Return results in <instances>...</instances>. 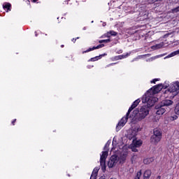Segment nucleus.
I'll return each mask as SVG.
<instances>
[{
	"label": "nucleus",
	"instance_id": "nucleus-37",
	"mask_svg": "<svg viewBox=\"0 0 179 179\" xmlns=\"http://www.w3.org/2000/svg\"><path fill=\"white\" fill-rule=\"evenodd\" d=\"M16 121V120H15L14 121L12 122V124L14 125L15 122Z\"/></svg>",
	"mask_w": 179,
	"mask_h": 179
},
{
	"label": "nucleus",
	"instance_id": "nucleus-35",
	"mask_svg": "<svg viewBox=\"0 0 179 179\" xmlns=\"http://www.w3.org/2000/svg\"><path fill=\"white\" fill-rule=\"evenodd\" d=\"M136 157H137V156H135V155L133 157V158H132V162H134V158H136Z\"/></svg>",
	"mask_w": 179,
	"mask_h": 179
},
{
	"label": "nucleus",
	"instance_id": "nucleus-21",
	"mask_svg": "<svg viewBox=\"0 0 179 179\" xmlns=\"http://www.w3.org/2000/svg\"><path fill=\"white\" fill-rule=\"evenodd\" d=\"M154 161V158H148L144 160L145 164H150Z\"/></svg>",
	"mask_w": 179,
	"mask_h": 179
},
{
	"label": "nucleus",
	"instance_id": "nucleus-4",
	"mask_svg": "<svg viewBox=\"0 0 179 179\" xmlns=\"http://www.w3.org/2000/svg\"><path fill=\"white\" fill-rule=\"evenodd\" d=\"M149 107H152L150 106L148 104H147V106H143L138 113V120H142L144 118L146 117V116L148 115L149 114Z\"/></svg>",
	"mask_w": 179,
	"mask_h": 179
},
{
	"label": "nucleus",
	"instance_id": "nucleus-8",
	"mask_svg": "<svg viewBox=\"0 0 179 179\" xmlns=\"http://www.w3.org/2000/svg\"><path fill=\"white\" fill-rule=\"evenodd\" d=\"M117 162H118L117 156H116V155H113V156L110 157V160H109V162H108V166L109 168H113V167H114V166L116 165V164H117Z\"/></svg>",
	"mask_w": 179,
	"mask_h": 179
},
{
	"label": "nucleus",
	"instance_id": "nucleus-36",
	"mask_svg": "<svg viewBox=\"0 0 179 179\" xmlns=\"http://www.w3.org/2000/svg\"><path fill=\"white\" fill-rule=\"evenodd\" d=\"M38 0H32V1L34 2V3H35V2H36V1H38Z\"/></svg>",
	"mask_w": 179,
	"mask_h": 179
},
{
	"label": "nucleus",
	"instance_id": "nucleus-44",
	"mask_svg": "<svg viewBox=\"0 0 179 179\" xmlns=\"http://www.w3.org/2000/svg\"><path fill=\"white\" fill-rule=\"evenodd\" d=\"M36 36H37V34H36Z\"/></svg>",
	"mask_w": 179,
	"mask_h": 179
},
{
	"label": "nucleus",
	"instance_id": "nucleus-29",
	"mask_svg": "<svg viewBox=\"0 0 179 179\" xmlns=\"http://www.w3.org/2000/svg\"><path fill=\"white\" fill-rule=\"evenodd\" d=\"M141 171H140L139 172L137 173V176L135 178V179H140L141 176Z\"/></svg>",
	"mask_w": 179,
	"mask_h": 179
},
{
	"label": "nucleus",
	"instance_id": "nucleus-20",
	"mask_svg": "<svg viewBox=\"0 0 179 179\" xmlns=\"http://www.w3.org/2000/svg\"><path fill=\"white\" fill-rule=\"evenodd\" d=\"M151 176V171L150 170H147L144 173V179H149Z\"/></svg>",
	"mask_w": 179,
	"mask_h": 179
},
{
	"label": "nucleus",
	"instance_id": "nucleus-11",
	"mask_svg": "<svg viewBox=\"0 0 179 179\" xmlns=\"http://www.w3.org/2000/svg\"><path fill=\"white\" fill-rule=\"evenodd\" d=\"M155 108L158 109L157 110V115H162L166 112V109L162 105L160 107H155Z\"/></svg>",
	"mask_w": 179,
	"mask_h": 179
},
{
	"label": "nucleus",
	"instance_id": "nucleus-12",
	"mask_svg": "<svg viewBox=\"0 0 179 179\" xmlns=\"http://www.w3.org/2000/svg\"><path fill=\"white\" fill-rule=\"evenodd\" d=\"M161 139L162 138L152 135V136H151V143L157 145L161 141Z\"/></svg>",
	"mask_w": 179,
	"mask_h": 179
},
{
	"label": "nucleus",
	"instance_id": "nucleus-38",
	"mask_svg": "<svg viewBox=\"0 0 179 179\" xmlns=\"http://www.w3.org/2000/svg\"><path fill=\"white\" fill-rule=\"evenodd\" d=\"M106 22H104V23L103 24V27H106Z\"/></svg>",
	"mask_w": 179,
	"mask_h": 179
},
{
	"label": "nucleus",
	"instance_id": "nucleus-30",
	"mask_svg": "<svg viewBox=\"0 0 179 179\" xmlns=\"http://www.w3.org/2000/svg\"><path fill=\"white\" fill-rule=\"evenodd\" d=\"M110 143L109 141L106 143V145H105V148H104V150H108V148L109 147Z\"/></svg>",
	"mask_w": 179,
	"mask_h": 179
},
{
	"label": "nucleus",
	"instance_id": "nucleus-3",
	"mask_svg": "<svg viewBox=\"0 0 179 179\" xmlns=\"http://www.w3.org/2000/svg\"><path fill=\"white\" fill-rule=\"evenodd\" d=\"M141 102V99H136V101H135L134 102V103L132 104V106H131V108H129L126 117H124L121 121L118 123L116 129L117 131L120 130L122 129V127H123L126 123L127 122L128 120V117L130 114V113L136 108L138 106V105L139 104V103Z\"/></svg>",
	"mask_w": 179,
	"mask_h": 179
},
{
	"label": "nucleus",
	"instance_id": "nucleus-40",
	"mask_svg": "<svg viewBox=\"0 0 179 179\" xmlns=\"http://www.w3.org/2000/svg\"><path fill=\"white\" fill-rule=\"evenodd\" d=\"M101 179H105L103 177H101Z\"/></svg>",
	"mask_w": 179,
	"mask_h": 179
},
{
	"label": "nucleus",
	"instance_id": "nucleus-27",
	"mask_svg": "<svg viewBox=\"0 0 179 179\" xmlns=\"http://www.w3.org/2000/svg\"><path fill=\"white\" fill-rule=\"evenodd\" d=\"M178 12H179V6L172 9V13H178Z\"/></svg>",
	"mask_w": 179,
	"mask_h": 179
},
{
	"label": "nucleus",
	"instance_id": "nucleus-9",
	"mask_svg": "<svg viewBox=\"0 0 179 179\" xmlns=\"http://www.w3.org/2000/svg\"><path fill=\"white\" fill-rule=\"evenodd\" d=\"M173 103V102L171 99H164L162 102H161V106H162L164 108L165 106H170Z\"/></svg>",
	"mask_w": 179,
	"mask_h": 179
},
{
	"label": "nucleus",
	"instance_id": "nucleus-22",
	"mask_svg": "<svg viewBox=\"0 0 179 179\" xmlns=\"http://www.w3.org/2000/svg\"><path fill=\"white\" fill-rule=\"evenodd\" d=\"M175 113L179 115V103L176 104V106L175 107Z\"/></svg>",
	"mask_w": 179,
	"mask_h": 179
},
{
	"label": "nucleus",
	"instance_id": "nucleus-32",
	"mask_svg": "<svg viewBox=\"0 0 179 179\" xmlns=\"http://www.w3.org/2000/svg\"><path fill=\"white\" fill-rule=\"evenodd\" d=\"M110 36L111 35H110V32H107V34H105V35H104L105 37H108V38H110Z\"/></svg>",
	"mask_w": 179,
	"mask_h": 179
},
{
	"label": "nucleus",
	"instance_id": "nucleus-1",
	"mask_svg": "<svg viewBox=\"0 0 179 179\" xmlns=\"http://www.w3.org/2000/svg\"><path fill=\"white\" fill-rule=\"evenodd\" d=\"M168 87L169 84H166V85H163V84H158L157 85L152 87V88H150V90L143 96V103H147L150 106H153L158 101V98H156L155 94L159 93L163 88L166 89Z\"/></svg>",
	"mask_w": 179,
	"mask_h": 179
},
{
	"label": "nucleus",
	"instance_id": "nucleus-5",
	"mask_svg": "<svg viewBox=\"0 0 179 179\" xmlns=\"http://www.w3.org/2000/svg\"><path fill=\"white\" fill-rule=\"evenodd\" d=\"M128 147L127 145L123 147L122 151H120L121 152L120 156L117 157V160L120 162V163H124L127 159V155H128Z\"/></svg>",
	"mask_w": 179,
	"mask_h": 179
},
{
	"label": "nucleus",
	"instance_id": "nucleus-14",
	"mask_svg": "<svg viewBox=\"0 0 179 179\" xmlns=\"http://www.w3.org/2000/svg\"><path fill=\"white\" fill-rule=\"evenodd\" d=\"M10 6H11V4L8 2H5L3 4V8L4 10H7L6 12L10 11Z\"/></svg>",
	"mask_w": 179,
	"mask_h": 179
},
{
	"label": "nucleus",
	"instance_id": "nucleus-2",
	"mask_svg": "<svg viewBox=\"0 0 179 179\" xmlns=\"http://www.w3.org/2000/svg\"><path fill=\"white\" fill-rule=\"evenodd\" d=\"M179 93V81H173L169 84V88L164 91L163 96L165 98L173 99Z\"/></svg>",
	"mask_w": 179,
	"mask_h": 179
},
{
	"label": "nucleus",
	"instance_id": "nucleus-25",
	"mask_svg": "<svg viewBox=\"0 0 179 179\" xmlns=\"http://www.w3.org/2000/svg\"><path fill=\"white\" fill-rule=\"evenodd\" d=\"M137 148L138 147L134 146L133 144L131 145V149L134 152H138Z\"/></svg>",
	"mask_w": 179,
	"mask_h": 179
},
{
	"label": "nucleus",
	"instance_id": "nucleus-18",
	"mask_svg": "<svg viewBox=\"0 0 179 179\" xmlns=\"http://www.w3.org/2000/svg\"><path fill=\"white\" fill-rule=\"evenodd\" d=\"M98 171H99L98 169H95L92 172L90 179H96Z\"/></svg>",
	"mask_w": 179,
	"mask_h": 179
},
{
	"label": "nucleus",
	"instance_id": "nucleus-28",
	"mask_svg": "<svg viewBox=\"0 0 179 179\" xmlns=\"http://www.w3.org/2000/svg\"><path fill=\"white\" fill-rule=\"evenodd\" d=\"M109 33L110 36H117V32H115V31H110Z\"/></svg>",
	"mask_w": 179,
	"mask_h": 179
},
{
	"label": "nucleus",
	"instance_id": "nucleus-42",
	"mask_svg": "<svg viewBox=\"0 0 179 179\" xmlns=\"http://www.w3.org/2000/svg\"><path fill=\"white\" fill-rule=\"evenodd\" d=\"M158 1H161L162 0H157Z\"/></svg>",
	"mask_w": 179,
	"mask_h": 179
},
{
	"label": "nucleus",
	"instance_id": "nucleus-41",
	"mask_svg": "<svg viewBox=\"0 0 179 179\" xmlns=\"http://www.w3.org/2000/svg\"><path fill=\"white\" fill-rule=\"evenodd\" d=\"M114 150V148L112 149V151H113Z\"/></svg>",
	"mask_w": 179,
	"mask_h": 179
},
{
	"label": "nucleus",
	"instance_id": "nucleus-34",
	"mask_svg": "<svg viewBox=\"0 0 179 179\" xmlns=\"http://www.w3.org/2000/svg\"><path fill=\"white\" fill-rule=\"evenodd\" d=\"M115 59L117 60V61L119 60V59H119V56H115Z\"/></svg>",
	"mask_w": 179,
	"mask_h": 179
},
{
	"label": "nucleus",
	"instance_id": "nucleus-16",
	"mask_svg": "<svg viewBox=\"0 0 179 179\" xmlns=\"http://www.w3.org/2000/svg\"><path fill=\"white\" fill-rule=\"evenodd\" d=\"M178 55H179V49H178V50H175V52H172L171 54L168 55V56H166V57H165V59L171 58V57H173Z\"/></svg>",
	"mask_w": 179,
	"mask_h": 179
},
{
	"label": "nucleus",
	"instance_id": "nucleus-39",
	"mask_svg": "<svg viewBox=\"0 0 179 179\" xmlns=\"http://www.w3.org/2000/svg\"><path fill=\"white\" fill-rule=\"evenodd\" d=\"M85 29H86V27H84V28H83V30H85Z\"/></svg>",
	"mask_w": 179,
	"mask_h": 179
},
{
	"label": "nucleus",
	"instance_id": "nucleus-7",
	"mask_svg": "<svg viewBox=\"0 0 179 179\" xmlns=\"http://www.w3.org/2000/svg\"><path fill=\"white\" fill-rule=\"evenodd\" d=\"M108 151L102 152V155H101L100 164L103 171L106 170V158L108 157Z\"/></svg>",
	"mask_w": 179,
	"mask_h": 179
},
{
	"label": "nucleus",
	"instance_id": "nucleus-24",
	"mask_svg": "<svg viewBox=\"0 0 179 179\" xmlns=\"http://www.w3.org/2000/svg\"><path fill=\"white\" fill-rule=\"evenodd\" d=\"M129 55V53H127V55H121L118 56V57H119V59H122L127 58Z\"/></svg>",
	"mask_w": 179,
	"mask_h": 179
},
{
	"label": "nucleus",
	"instance_id": "nucleus-31",
	"mask_svg": "<svg viewBox=\"0 0 179 179\" xmlns=\"http://www.w3.org/2000/svg\"><path fill=\"white\" fill-rule=\"evenodd\" d=\"M158 80H159V78H154V80L152 81H151V83L155 84L156 82H157Z\"/></svg>",
	"mask_w": 179,
	"mask_h": 179
},
{
	"label": "nucleus",
	"instance_id": "nucleus-10",
	"mask_svg": "<svg viewBox=\"0 0 179 179\" xmlns=\"http://www.w3.org/2000/svg\"><path fill=\"white\" fill-rule=\"evenodd\" d=\"M105 46V45H103V43L101 45H98V46H94L93 48H90V49H87V50H85V52H83V53H87L89 52L90 51H93L94 50H98L100 48H102Z\"/></svg>",
	"mask_w": 179,
	"mask_h": 179
},
{
	"label": "nucleus",
	"instance_id": "nucleus-13",
	"mask_svg": "<svg viewBox=\"0 0 179 179\" xmlns=\"http://www.w3.org/2000/svg\"><path fill=\"white\" fill-rule=\"evenodd\" d=\"M164 45V42H161V43H158L157 45H154V46H151V49L155 50L162 48Z\"/></svg>",
	"mask_w": 179,
	"mask_h": 179
},
{
	"label": "nucleus",
	"instance_id": "nucleus-19",
	"mask_svg": "<svg viewBox=\"0 0 179 179\" xmlns=\"http://www.w3.org/2000/svg\"><path fill=\"white\" fill-rule=\"evenodd\" d=\"M105 55H106V53H104V55H101L100 56H96V57H92L90 61H91V62L97 61V60H99V59H101V57H103V56H105Z\"/></svg>",
	"mask_w": 179,
	"mask_h": 179
},
{
	"label": "nucleus",
	"instance_id": "nucleus-33",
	"mask_svg": "<svg viewBox=\"0 0 179 179\" xmlns=\"http://www.w3.org/2000/svg\"><path fill=\"white\" fill-rule=\"evenodd\" d=\"M77 39H79V37L76 38V39H74V38H73V39H72V41L75 43Z\"/></svg>",
	"mask_w": 179,
	"mask_h": 179
},
{
	"label": "nucleus",
	"instance_id": "nucleus-23",
	"mask_svg": "<svg viewBox=\"0 0 179 179\" xmlns=\"http://www.w3.org/2000/svg\"><path fill=\"white\" fill-rule=\"evenodd\" d=\"M178 118L177 115H173L171 117H169V121L173 122L174 120H176Z\"/></svg>",
	"mask_w": 179,
	"mask_h": 179
},
{
	"label": "nucleus",
	"instance_id": "nucleus-17",
	"mask_svg": "<svg viewBox=\"0 0 179 179\" xmlns=\"http://www.w3.org/2000/svg\"><path fill=\"white\" fill-rule=\"evenodd\" d=\"M154 136L162 138V131L159 129H154Z\"/></svg>",
	"mask_w": 179,
	"mask_h": 179
},
{
	"label": "nucleus",
	"instance_id": "nucleus-43",
	"mask_svg": "<svg viewBox=\"0 0 179 179\" xmlns=\"http://www.w3.org/2000/svg\"><path fill=\"white\" fill-rule=\"evenodd\" d=\"M111 179H116V178H111Z\"/></svg>",
	"mask_w": 179,
	"mask_h": 179
},
{
	"label": "nucleus",
	"instance_id": "nucleus-15",
	"mask_svg": "<svg viewBox=\"0 0 179 179\" xmlns=\"http://www.w3.org/2000/svg\"><path fill=\"white\" fill-rule=\"evenodd\" d=\"M134 146L137 147V148H139L143 144V141H141V140H134L133 141V143H132Z\"/></svg>",
	"mask_w": 179,
	"mask_h": 179
},
{
	"label": "nucleus",
	"instance_id": "nucleus-6",
	"mask_svg": "<svg viewBox=\"0 0 179 179\" xmlns=\"http://www.w3.org/2000/svg\"><path fill=\"white\" fill-rule=\"evenodd\" d=\"M141 129H140V127L138 126L136 127L134 129L131 130L129 135H128V138L129 140H136V136L138 134V131H141Z\"/></svg>",
	"mask_w": 179,
	"mask_h": 179
},
{
	"label": "nucleus",
	"instance_id": "nucleus-26",
	"mask_svg": "<svg viewBox=\"0 0 179 179\" xmlns=\"http://www.w3.org/2000/svg\"><path fill=\"white\" fill-rule=\"evenodd\" d=\"M110 39H103L102 41H99V43H110Z\"/></svg>",
	"mask_w": 179,
	"mask_h": 179
}]
</instances>
